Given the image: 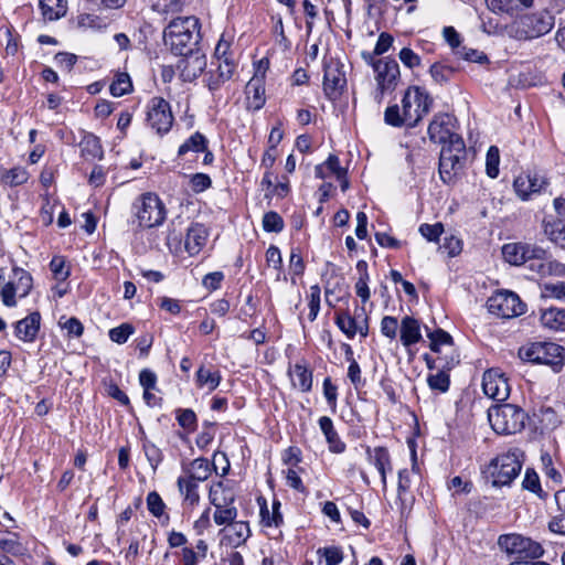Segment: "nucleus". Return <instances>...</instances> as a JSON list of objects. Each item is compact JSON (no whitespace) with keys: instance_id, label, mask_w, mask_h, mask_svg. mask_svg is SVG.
I'll use <instances>...</instances> for the list:
<instances>
[{"instance_id":"nucleus-7","label":"nucleus","mask_w":565,"mask_h":565,"mask_svg":"<svg viewBox=\"0 0 565 565\" xmlns=\"http://www.w3.org/2000/svg\"><path fill=\"white\" fill-rule=\"evenodd\" d=\"M134 214L142 228L159 226L166 220L167 211L160 198L151 192L143 193L132 204Z\"/></svg>"},{"instance_id":"nucleus-13","label":"nucleus","mask_w":565,"mask_h":565,"mask_svg":"<svg viewBox=\"0 0 565 565\" xmlns=\"http://www.w3.org/2000/svg\"><path fill=\"white\" fill-rule=\"evenodd\" d=\"M502 255L508 263L521 266L530 263L533 257L546 255V250L537 245L519 242L503 245Z\"/></svg>"},{"instance_id":"nucleus-2","label":"nucleus","mask_w":565,"mask_h":565,"mask_svg":"<svg viewBox=\"0 0 565 565\" xmlns=\"http://www.w3.org/2000/svg\"><path fill=\"white\" fill-rule=\"evenodd\" d=\"M523 452L520 448H511L498 455L487 466L484 473L494 487L509 486L521 472Z\"/></svg>"},{"instance_id":"nucleus-43","label":"nucleus","mask_w":565,"mask_h":565,"mask_svg":"<svg viewBox=\"0 0 565 565\" xmlns=\"http://www.w3.org/2000/svg\"><path fill=\"white\" fill-rule=\"evenodd\" d=\"M375 79L377 84V94L375 98L380 103L384 93L394 88L396 75L392 73H377Z\"/></svg>"},{"instance_id":"nucleus-11","label":"nucleus","mask_w":565,"mask_h":565,"mask_svg":"<svg viewBox=\"0 0 565 565\" xmlns=\"http://www.w3.org/2000/svg\"><path fill=\"white\" fill-rule=\"evenodd\" d=\"M488 310L500 318L509 319L525 312V303L520 297L509 290H501L488 299Z\"/></svg>"},{"instance_id":"nucleus-60","label":"nucleus","mask_w":565,"mask_h":565,"mask_svg":"<svg viewBox=\"0 0 565 565\" xmlns=\"http://www.w3.org/2000/svg\"><path fill=\"white\" fill-rule=\"evenodd\" d=\"M398 56L401 62L407 68H414L420 65V57L409 47H403Z\"/></svg>"},{"instance_id":"nucleus-52","label":"nucleus","mask_w":565,"mask_h":565,"mask_svg":"<svg viewBox=\"0 0 565 565\" xmlns=\"http://www.w3.org/2000/svg\"><path fill=\"white\" fill-rule=\"evenodd\" d=\"M147 507L149 512L156 516L160 518L164 513L166 504L158 492L151 491L147 495Z\"/></svg>"},{"instance_id":"nucleus-53","label":"nucleus","mask_w":565,"mask_h":565,"mask_svg":"<svg viewBox=\"0 0 565 565\" xmlns=\"http://www.w3.org/2000/svg\"><path fill=\"white\" fill-rule=\"evenodd\" d=\"M318 554L324 556L327 565H339L343 561V553L338 546L321 547Z\"/></svg>"},{"instance_id":"nucleus-27","label":"nucleus","mask_w":565,"mask_h":565,"mask_svg":"<svg viewBox=\"0 0 565 565\" xmlns=\"http://www.w3.org/2000/svg\"><path fill=\"white\" fill-rule=\"evenodd\" d=\"M540 321L543 328L551 331L565 330V309L548 308L542 310Z\"/></svg>"},{"instance_id":"nucleus-46","label":"nucleus","mask_w":565,"mask_h":565,"mask_svg":"<svg viewBox=\"0 0 565 565\" xmlns=\"http://www.w3.org/2000/svg\"><path fill=\"white\" fill-rule=\"evenodd\" d=\"M355 322L356 317L353 318L349 313H339L335 318L339 329L350 339L356 334Z\"/></svg>"},{"instance_id":"nucleus-59","label":"nucleus","mask_w":565,"mask_h":565,"mask_svg":"<svg viewBox=\"0 0 565 565\" xmlns=\"http://www.w3.org/2000/svg\"><path fill=\"white\" fill-rule=\"evenodd\" d=\"M411 480L409 472L407 469H403L398 471V483H397V497L401 501L402 505H404L406 499L405 493L409 490Z\"/></svg>"},{"instance_id":"nucleus-32","label":"nucleus","mask_w":565,"mask_h":565,"mask_svg":"<svg viewBox=\"0 0 565 565\" xmlns=\"http://www.w3.org/2000/svg\"><path fill=\"white\" fill-rule=\"evenodd\" d=\"M542 227L548 239L556 245L565 234V223L561 218L553 215H547L543 218Z\"/></svg>"},{"instance_id":"nucleus-56","label":"nucleus","mask_w":565,"mask_h":565,"mask_svg":"<svg viewBox=\"0 0 565 565\" xmlns=\"http://www.w3.org/2000/svg\"><path fill=\"white\" fill-rule=\"evenodd\" d=\"M444 232L441 223L435 224H422L419 226V233L429 242H436Z\"/></svg>"},{"instance_id":"nucleus-42","label":"nucleus","mask_w":565,"mask_h":565,"mask_svg":"<svg viewBox=\"0 0 565 565\" xmlns=\"http://www.w3.org/2000/svg\"><path fill=\"white\" fill-rule=\"evenodd\" d=\"M499 164H500V151L495 146H491L486 156V171L487 174L494 179L499 175Z\"/></svg>"},{"instance_id":"nucleus-34","label":"nucleus","mask_w":565,"mask_h":565,"mask_svg":"<svg viewBox=\"0 0 565 565\" xmlns=\"http://www.w3.org/2000/svg\"><path fill=\"white\" fill-rule=\"evenodd\" d=\"M543 82L542 73H518L509 79V84L516 88H529Z\"/></svg>"},{"instance_id":"nucleus-20","label":"nucleus","mask_w":565,"mask_h":565,"mask_svg":"<svg viewBox=\"0 0 565 565\" xmlns=\"http://www.w3.org/2000/svg\"><path fill=\"white\" fill-rule=\"evenodd\" d=\"M288 375L294 388L303 393L310 392L312 388V371L306 362H298L288 370Z\"/></svg>"},{"instance_id":"nucleus-48","label":"nucleus","mask_w":565,"mask_h":565,"mask_svg":"<svg viewBox=\"0 0 565 565\" xmlns=\"http://www.w3.org/2000/svg\"><path fill=\"white\" fill-rule=\"evenodd\" d=\"M320 296H321V290H320V287L318 285H313L310 287V292H309V296H308V299H309V302H308V307H309V315H308V319L312 322L317 319L318 317V313H319V310H320Z\"/></svg>"},{"instance_id":"nucleus-49","label":"nucleus","mask_w":565,"mask_h":565,"mask_svg":"<svg viewBox=\"0 0 565 565\" xmlns=\"http://www.w3.org/2000/svg\"><path fill=\"white\" fill-rule=\"evenodd\" d=\"M384 119L387 125L399 127L402 125H406V119H404V108L402 110L397 105H393L386 108L384 113Z\"/></svg>"},{"instance_id":"nucleus-58","label":"nucleus","mask_w":565,"mask_h":565,"mask_svg":"<svg viewBox=\"0 0 565 565\" xmlns=\"http://www.w3.org/2000/svg\"><path fill=\"white\" fill-rule=\"evenodd\" d=\"M50 268L57 280H65L70 275L68 269L65 268V260L62 256H54L50 263Z\"/></svg>"},{"instance_id":"nucleus-55","label":"nucleus","mask_w":565,"mask_h":565,"mask_svg":"<svg viewBox=\"0 0 565 565\" xmlns=\"http://www.w3.org/2000/svg\"><path fill=\"white\" fill-rule=\"evenodd\" d=\"M398 321L395 317L385 316L381 320V332L384 337L393 340L397 335Z\"/></svg>"},{"instance_id":"nucleus-64","label":"nucleus","mask_w":565,"mask_h":565,"mask_svg":"<svg viewBox=\"0 0 565 565\" xmlns=\"http://www.w3.org/2000/svg\"><path fill=\"white\" fill-rule=\"evenodd\" d=\"M54 60L57 67L72 68L78 61V56L68 52H60L54 56Z\"/></svg>"},{"instance_id":"nucleus-15","label":"nucleus","mask_w":565,"mask_h":565,"mask_svg":"<svg viewBox=\"0 0 565 565\" xmlns=\"http://www.w3.org/2000/svg\"><path fill=\"white\" fill-rule=\"evenodd\" d=\"M455 119L448 114H438L428 126L429 139L443 146L451 142L455 137H460L454 132Z\"/></svg>"},{"instance_id":"nucleus-63","label":"nucleus","mask_w":565,"mask_h":565,"mask_svg":"<svg viewBox=\"0 0 565 565\" xmlns=\"http://www.w3.org/2000/svg\"><path fill=\"white\" fill-rule=\"evenodd\" d=\"M224 279V274L222 271H213L206 274L202 279V285L207 290H216L221 287V282Z\"/></svg>"},{"instance_id":"nucleus-38","label":"nucleus","mask_w":565,"mask_h":565,"mask_svg":"<svg viewBox=\"0 0 565 565\" xmlns=\"http://www.w3.org/2000/svg\"><path fill=\"white\" fill-rule=\"evenodd\" d=\"M196 382L199 386H207L209 391H214L221 383V375L201 366L196 372Z\"/></svg>"},{"instance_id":"nucleus-10","label":"nucleus","mask_w":565,"mask_h":565,"mask_svg":"<svg viewBox=\"0 0 565 565\" xmlns=\"http://www.w3.org/2000/svg\"><path fill=\"white\" fill-rule=\"evenodd\" d=\"M433 99L419 87L408 88L402 99L406 126L415 127L431 108Z\"/></svg>"},{"instance_id":"nucleus-5","label":"nucleus","mask_w":565,"mask_h":565,"mask_svg":"<svg viewBox=\"0 0 565 565\" xmlns=\"http://www.w3.org/2000/svg\"><path fill=\"white\" fill-rule=\"evenodd\" d=\"M526 414L512 404H503L491 407L488 412V420L492 429L502 435H511L524 428Z\"/></svg>"},{"instance_id":"nucleus-24","label":"nucleus","mask_w":565,"mask_h":565,"mask_svg":"<svg viewBox=\"0 0 565 565\" xmlns=\"http://www.w3.org/2000/svg\"><path fill=\"white\" fill-rule=\"evenodd\" d=\"M369 460L370 462L377 469L381 475V481L383 484V490L386 491L387 488V479L386 473L392 471V462L388 450L383 447L374 448L373 452L367 449Z\"/></svg>"},{"instance_id":"nucleus-31","label":"nucleus","mask_w":565,"mask_h":565,"mask_svg":"<svg viewBox=\"0 0 565 565\" xmlns=\"http://www.w3.org/2000/svg\"><path fill=\"white\" fill-rule=\"evenodd\" d=\"M209 500L214 508H222L223 505L233 504L235 499L232 491L226 489L223 482L218 481L210 487Z\"/></svg>"},{"instance_id":"nucleus-18","label":"nucleus","mask_w":565,"mask_h":565,"mask_svg":"<svg viewBox=\"0 0 565 565\" xmlns=\"http://www.w3.org/2000/svg\"><path fill=\"white\" fill-rule=\"evenodd\" d=\"M213 471H216L214 463H211L206 458H195L192 461L182 465L181 477L193 482L201 483L206 481Z\"/></svg>"},{"instance_id":"nucleus-33","label":"nucleus","mask_w":565,"mask_h":565,"mask_svg":"<svg viewBox=\"0 0 565 565\" xmlns=\"http://www.w3.org/2000/svg\"><path fill=\"white\" fill-rule=\"evenodd\" d=\"M231 44L223 38L216 44L214 56L218 61L217 70L221 71L223 66L234 68L236 66L235 58L230 52Z\"/></svg>"},{"instance_id":"nucleus-51","label":"nucleus","mask_w":565,"mask_h":565,"mask_svg":"<svg viewBox=\"0 0 565 565\" xmlns=\"http://www.w3.org/2000/svg\"><path fill=\"white\" fill-rule=\"evenodd\" d=\"M135 329L130 323H122L119 327L109 330V338L111 341L122 344L134 333Z\"/></svg>"},{"instance_id":"nucleus-39","label":"nucleus","mask_w":565,"mask_h":565,"mask_svg":"<svg viewBox=\"0 0 565 565\" xmlns=\"http://www.w3.org/2000/svg\"><path fill=\"white\" fill-rule=\"evenodd\" d=\"M237 509L234 503L231 505H223L222 508H215L213 519L217 525L230 526L231 523L235 522L237 518Z\"/></svg>"},{"instance_id":"nucleus-36","label":"nucleus","mask_w":565,"mask_h":565,"mask_svg":"<svg viewBox=\"0 0 565 565\" xmlns=\"http://www.w3.org/2000/svg\"><path fill=\"white\" fill-rule=\"evenodd\" d=\"M206 142V138L202 134L195 132L179 147L178 154L183 156L189 151H205Z\"/></svg>"},{"instance_id":"nucleus-1","label":"nucleus","mask_w":565,"mask_h":565,"mask_svg":"<svg viewBox=\"0 0 565 565\" xmlns=\"http://www.w3.org/2000/svg\"><path fill=\"white\" fill-rule=\"evenodd\" d=\"M200 39V21L194 15L175 18L164 29L166 44L174 55L182 57L178 70H205V55L198 47Z\"/></svg>"},{"instance_id":"nucleus-40","label":"nucleus","mask_w":565,"mask_h":565,"mask_svg":"<svg viewBox=\"0 0 565 565\" xmlns=\"http://www.w3.org/2000/svg\"><path fill=\"white\" fill-rule=\"evenodd\" d=\"M29 179L28 171L22 167H15L7 170L2 174V181L10 186H18L24 184Z\"/></svg>"},{"instance_id":"nucleus-21","label":"nucleus","mask_w":565,"mask_h":565,"mask_svg":"<svg viewBox=\"0 0 565 565\" xmlns=\"http://www.w3.org/2000/svg\"><path fill=\"white\" fill-rule=\"evenodd\" d=\"M529 268L541 277L565 276V265L555 259L545 258V255L530 259Z\"/></svg>"},{"instance_id":"nucleus-30","label":"nucleus","mask_w":565,"mask_h":565,"mask_svg":"<svg viewBox=\"0 0 565 565\" xmlns=\"http://www.w3.org/2000/svg\"><path fill=\"white\" fill-rule=\"evenodd\" d=\"M39 6L44 20L55 21L66 14V0H39Z\"/></svg>"},{"instance_id":"nucleus-22","label":"nucleus","mask_w":565,"mask_h":565,"mask_svg":"<svg viewBox=\"0 0 565 565\" xmlns=\"http://www.w3.org/2000/svg\"><path fill=\"white\" fill-rule=\"evenodd\" d=\"M207 236V230L200 223L192 224L186 230L184 247L190 256L198 255L202 250L206 244Z\"/></svg>"},{"instance_id":"nucleus-26","label":"nucleus","mask_w":565,"mask_h":565,"mask_svg":"<svg viewBox=\"0 0 565 565\" xmlns=\"http://www.w3.org/2000/svg\"><path fill=\"white\" fill-rule=\"evenodd\" d=\"M178 490L182 497V504L186 509H194L200 503L199 483L186 478L179 477L177 480Z\"/></svg>"},{"instance_id":"nucleus-35","label":"nucleus","mask_w":565,"mask_h":565,"mask_svg":"<svg viewBox=\"0 0 565 565\" xmlns=\"http://www.w3.org/2000/svg\"><path fill=\"white\" fill-rule=\"evenodd\" d=\"M279 502L273 503V510L269 511L266 503L260 507L262 524L264 526H279L282 523V515L279 512Z\"/></svg>"},{"instance_id":"nucleus-28","label":"nucleus","mask_w":565,"mask_h":565,"mask_svg":"<svg viewBox=\"0 0 565 565\" xmlns=\"http://www.w3.org/2000/svg\"><path fill=\"white\" fill-rule=\"evenodd\" d=\"M322 84L327 97L335 99L342 94L347 85V78L344 73H324Z\"/></svg>"},{"instance_id":"nucleus-41","label":"nucleus","mask_w":565,"mask_h":565,"mask_svg":"<svg viewBox=\"0 0 565 565\" xmlns=\"http://www.w3.org/2000/svg\"><path fill=\"white\" fill-rule=\"evenodd\" d=\"M541 295L543 298H553L565 301V282H545L541 285Z\"/></svg>"},{"instance_id":"nucleus-44","label":"nucleus","mask_w":565,"mask_h":565,"mask_svg":"<svg viewBox=\"0 0 565 565\" xmlns=\"http://www.w3.org/2000/svg\"><path fill=\"white\" fill-rule=\"evenodd\" d=\"M58 326L66 330L67 334L70 337L79 338L84 332V327L82 322L75 318H66L65 316L61 317L58 320Z\"/></svg>"},{"instance_id":"nucleus-62","label":"nucleus","mask_w":565,"mask_h":565,"mask_svg":"<svg viewBox=\"0 0 565 565\" xmlns=\"http://www.w3.org/2000/svg\"><path fill=\"white\" fill-rule=\"evenodd\" d=\"M440 249L448 253L450 257L457 256L462 249L461 241L455 236L444 238V243L440 245Z\"/></svg>"},{"instance_id":"nucleus-4","label":"nucleus","mask_w":565,"mask_h":565,"mask_svg":"<svg viewBox=\"0 0 565 565\" xmlns=\"http://www.w3.org/2000/svg\"><path fill=\"white\" fill-rule=\"evenodd\" d=\"M521 360L558 370L565 363V350L554 342H531L519 349Z\"/></svg>"},{"instance_id":"nucleus-9","label":"nucleus","mask_w":565,"mask_h":565,"mask_svg":"<svg viewBox=\"0 0 565 565\" xmlns=\"http://www.w3.org/2000/svg\"><path fill=\"white\" fill-rule=\"evenodd\" d=\"M33 287V278L25 269L14 266L9 280L0 290L1 301L6 307L17 306V297L25 298Z\"/></svg>"},{"instance_id":"nucleus-17","label":"nucleus","mask_w":565,"mask_h":565,"mask_svg":"<svg viewBox=\"0 0 565 565\" xmlns=\"http://www.w3.org/2000/svg\"><path fill=\"white\" fill-rule=\"evenodd\" d=\"M546 185V181L537 174H520L513 182L516 195L526 201L533 194L540 193Z\"/></svg>"},{"instance_id":"nucleus-12","label":"nucleus","mask_w":565,"mask_h":565,"mask_svg":"<svg viewBox=\"0 0 565 565\" xmlns=\"http://www.w3.org/2000/svg\"><path fill=\"white\" fill-rule=\"evenodd\" d=\"M147 120L158 134L168 132L173 124L169 103L162 97H153L149 104Z\"/></svg>"},{"instance_id":"nucleus-8","label":"nucleus","mask_w":565,"mask_h":565,"mask_svg":"<svg viewBox=\"0 0 565 565\" xmlns=\"http://www.w3.org/2000/svg\"><path fill=\"white\" fill-rule=\"evenodd\" d=\"M498 545L516 559H539L545 553L541 543L516 533L500 535Z\"/></svg>"},{"instance_id":"nucleus-54","label":"nucleus","mask_w":565,"mask_h":565,"mask_svg":"<svg viewBox=\"0 0 565 565\" xmlns=\"http://www.w3.org/2000/svg\"><path fill=\"white\" fill-rule=\"evenodd\" d=\"M179 425L188 430H194L196 426V415L195 413L190 409H178V416H177Z\"/></svg>"},{"instance_id":"nucleus-3","label":"nucleus","mask_w":565,"mask_h":565,"mask_svg":"<svg viewBox=\"0 0 565 565\" xmlns=\"http://www.w3.org/2000/svg\"><path fill=\"white\" fill-rule=\"evenodd\" d=\"M466 160V146L461 137L443 146L439 158V175L444 183H454L461 173Z\"/></svg>"},{"instance_id":"nucleus-50","label":"nucleus","mask_w":565,"mask_h":565,"mask_svg":"<svg viewBox=\"0 0 565 565\" xmlns=\"http://www.w3.org/2000/svg\"><path fill=\"white\" fill-rule=\"evenodd\" d=\"M430 339V350L434 352H438L441 345H451L452 338L450 334L441 329H438L428 334Z\"/></svg>"},{"instance_id":"nucleus-37","label":"nucleus","mask_w":565,"mask_h":565,"mask_svg":"<svg viewBox=\"0 0 565 565\" xmlns=\"http://www.w3.org/2000/svg\"><path fill=\"white\" fill-rule=\"evenodd\" d=\"M110 94L115 97L124 96L132 90V83L129 73H118L116 79L110 84Z\"/></svg>"},{"instance_id":"nucleus-19","label":"nucleus","mask_w":565,"mask_h":565,"mask_svg":"<svg viewBox=\"0 0 565 565\" xmlns=\"http://www.w3.org/2000/svg\"><path fill=\"white\" fill-rule=\"evenodd\" d=\"M41 326V315L34 311L14 324V333L23 342H33Z\"/></svg>"},{"instance_id":"nucleus-29","label":"nucleus","mask_w":565,"mask_h":565,"mask_svg":"<svg viewBox=\"0 0 565 565\" xmlns=\"http://www.w3.org/2000/svg\"><path fill=\"white\" fill-rule=\"evenodd\" d=\"M319 426L323 435L326 436V439L329 444V449L335 454L344 451L345 444L340 440L338 433L333 427L331 418L328 416L320 417Z\"/></svg>"},{"instance_id":"nucleus-16","label":"nucleus","mask_w":565,"mask_h":565,"mask_svg":"<svg viewBox=\"0 0 565 565\" xmlns=\"http://www.w3.org/2000/svg\"><path fill=\"white\" fill-rule=\"evenodd\" d=\"M266 73H254L245 86L247 108L259 110L266 102L265 77Z\"/></svg>"},{"instance_id":"nucleus-14","label":"nucleus","mask_w":565,"mask_h":565,"mask_svg":"<svg viewBox=\"0 0 565 565\" xmlns=\"http://www.w3.org/2000/svg\"><path fill=\"white\" fill-rule=\"evenodd\" d=\"M483 393L494 401H505L510 394L508 379L499 369H490L482 376Z\"/></svg>"},{"instance_id":"nucleus-6","label":"nucleus","mask_w":565,"mask_h":565,"mask_svg":"<svg viewBox=\"0 0 565 565\" xmlns=\"http://www.w3.org/2000/svg\"><path fill=\"white\" fill-rule=\"evenodd\" d=\"M553 24V18L547 13L523 14L509 26V34L516 40H531L550 32Z\"/></svg>"},{"instance_id":"nucleus-25","label":"nucleus","mask_w":565,"mask_h":565,"mask_svg":"<svg viewBox=\"0 0 565 565\" xmlns=\"http://www.w3.org/2000/svg\"><path fill=\"white\" fill-rule=\"evenodd\" d=\"M222 532L226 543L234 547L241 546L250 536L249 524L244 521H235L222 530Z\"/></svg>"},{"instance_id":"nucleus-45","label":"nucleus","mask_w":565,"mask_h":565,"mask_svg":"<svg viewBox=\"0 0 565 565\" xmlns=\"http://www.w3.org/2000/svg\"><path fill=\"white\" fill-rule=\"evenodd\" d=\"M427 383L431 390L445 393L449 388L450 380L446 372L439 371L436 374L428 375Z\"/></svg>"},{"instance_id":"nucleus-47","label":"nucleus","mask_w":565,"mask_h":565,"mask_svg":"<svg viewBox=\"0 0 565 565\" xmlns=\"http://www.w3.org/2000/svg\"><path fill=\"white\" fill-rule=\"evenodd\" d=\"M263 228L266 232H281L284 228L282 217L274 211L265 213L263 216Z\"/></svg>"},{"instance_id":"nucleus-57","label":"nucleus","mask_w":565,"mask_h":565,"mask_svg":"<svg viewBox=\"0 0 565 565\" xmlns=\"http://www.w3.org/2000/svg\"><path fill=\"white\" fill-rule=\"evenodd\" d=\"M145 455L153 469H156L162 460L161 450L152 443H143Z\"/></svg>"},{"instance_id":"nucleus-23","label":"nucleus","mask_w":565,"mask_h":565,"mask_svg":"<svg viewBox=\"0 0 565 565\" xmlns=\"http://www.w3.org/2000/svg\"><path fill=\"white\" fill-rule=\"evenodd\" d=\"M399 335L405 348L418 343L423 339L418 320L409 316L404 317L399 326Z\"/></svg>"},{"instance_id":"nucleus-61","label":"nucleus","mask_w":565,"mask_h":565,"mask_svg":"<svg viewBox=\"0 0 565 565\" xmlns=\"http://www.w3.org/2000/svg\"><path fill=\"white\" fill-rule=\"evenodd\" d=\"M212 185L211 178L205 173H195L191 177L192 190L196 193L203 192Z\"/></svg>"}]
</instances>
